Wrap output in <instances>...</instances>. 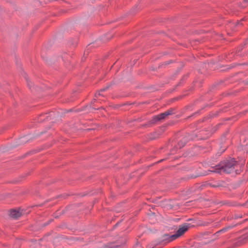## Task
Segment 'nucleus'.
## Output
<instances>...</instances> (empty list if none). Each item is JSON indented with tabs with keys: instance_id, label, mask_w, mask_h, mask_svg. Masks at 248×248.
<instances>
[{
	"instance_id": "obj_1",
	"label": "nucleus",
	"mask_w": 248,
	"mask_h": 248,
	"mask_svg": "<svg viewBox=\"0 0 248 248\" xmlns=\"http://www.w3.org/2000/svg\"><path fill=\"white\" fill-rule=\"evenodd\" d=\"M236 166L237 162L233 158L225 160L212 167L213 170H211L210 171L218 173L222 172L230 173L233 171Z\"/></svg>"
},
{
	"instance_id": "obj_2",
	"label": "nucleus",
	"mask_w": 248,
	"mask_h": 248,
	"mask_svg": "<svg viewBox=\"0 0 248 248\" xmlns=\"http://www.w3.org/2000/svg\"><path fill=\"white\" fill-rule=\"evenodd\" d=\"M236 226V224H232L225 226L220 230L217 231L214 234H211L209 232H207L203 234V237L206 238L207 237L210 238L209 241H213L219 238L220 235L222 233L228 232L229 230L232 229Z\"/></svg>"
},
{
	"instance_id": "obj_3",
	"label": "nucleus",
	"mask_w": 248,
	"mask_h": 248,
	"mask_svg": "<svg viewBox=\"0 0 248 248\" xmlns=\"http://www.w3.org/2000/svg\"><path fill=\"white\" fill-rule=\"evenodd\" d=\"M189 227V224L186 223H184L183 224L179 226V229L174 234L171 235L168 234L165 235V239H169V241H171L183 235L188 230Z\"/></svg>"
},
{
	"instance_id": "obj_4",
	"label": "nucleus",
	"mask_w": 248,
	"mask_h": 248,
	"mask_svg": "<svg viewBox=\"0 0 248 248\" xmlns=\"http://www.w3.org/2000/svg\"><path fill=\"white\" fill-rule=\"evenodd\" d=\"M174 113L173 109H170L168 111H165L164 113H162L158 115L154 116L152 120V123H155L157 121L164 119L166 116L171 115Z\"/></svg>"
},
{
	"instance_id": "obj_5",
	"label": "nucleus",
	"mask_w": 248,
	"mask_h": 248,
	"mask_svg": "<svg viewBox=\"0 0 248 248\" xmlns=\"http://www.w3.org/2000/svg\"><path fill=\"white\" fill-rule=\"evenodd\" d=\"M10 216L14 218H17L21 216V213L18 210H12L11 211Z\"/></svg>"
},
{
	"instance_id": "obj_6",
	"label": "nucleus",
	"mask_w": 248,
	"mask_h": 248,
	"mask_svg": "<svg viewBox=\"0 0 248 248\" xmlns=\"http://www.w3.org/2000/svg\"><path fill=\"white\" fill-rule=\"evenodd\" d=\"M108 89V87H106V88L101 89L97 93H96L95 96H97V95H103L102 94V93L103 92L106 91Z\"/></svg>"
},
{
	"instance_id": "obj_7",
	"label": "nucleus",
	"mask_w": 248,
	"mask_h": 248,
	"mask_svg": "<svg viewBox=\"0 0 248 248\" xmlns=\"http://www.w3.org/2000/svg\"><path fill=\"white\" fill-rule=\"evenodd\" d=\"M185 143H186L185 141H180L178 143V145L179 146V147L180 148H181L185 146Z\"/></svg>"
},
{
	"instance_id": "obj_8",
	"label": "nucleus",
	"mask_w": 248,
	"mask_h": 248,
	"mask_svg": "<svg viewBox=\"0 0 248 248\" xmlns=\"http://www.w3.org/2000/svg\"><path fill=\"white\" fill-rule=\"evenodd\" d=\"M28 136L21 138L20 139V140H21V143H25L27 141V140H28Z\"/></svg>"
},
{
	"instance_id": "obj_9",
	"label": "nucleus",
	"mask_w": 248,
	"mask_h": 248,
	"mask_svg": "<svg viewBox=\"0 0 248 248\" xmlns=\"http://www.w3.org/2000/svg\"><path fill=\"white\" fill-rule=\"evenodd\" d=\"M25 79H26V81H27V83L28 86H29V87L30 88H31V84H32V83L31 82V81H29V80L28 78H27L26 77H25Z\"/></svg>"
},
{
	"instance_id": "obj_10",
	"label": "nucleus",
	"mask_w": 248,
	"mask_h": 248,
	"mask_svg": "<svg viewBox=\"0 0 248 248\" xmlns=\"http://www.w3.org/2000/svg\"><path fill=\"white\" fill-rule=\"evenodd\" d=\"M54 115V112L52 111L49 113V115L47 116V119H48V117H52Z\"/></svg>"
},
{
	"instance_id": "obj_11",
	"label": "nucleus",
	"mask_w": 248,
	"mask_h": 248,
	"mask_svg": "<svg viewBox=\"0 0 248 248\" xmlns=\"http://www.w3.org/2000/svg\"><path fill=\"white\" fill-rule=\"evenodd\" d=\"M117 247H118V245H113V246H109V248H116Z\"/></svg>"
},
{
	"instance_id": "obj_12",
	"label": "nucleus",
	"mask_w": 248,
	"mask_h": 248,
	"mask_svg": "<svg viewBox=\"0 0 248 248\" xmlns=\"http://www.w3.org/2000/svg\"><path fill=\"white\" fill-rule=\"evenodd\" d=\"M239 217H241L238 216H235V218H239Z\"/></svg>"
},
{
	"instance_id": "obj_13",
	"label": "nucleus",
	"mask_w": 248,
	"mask_h": 248,
	"mask_svg": "<svg viewBox=\"0 0 248 248\" xmlns=\"http://www.w3.org/2000/svg\"><path fill=\"white\" fill-rule=\"evenodd\" d=\"M244 2H245V3L248 2V0H245Z\"/></svg>"
},
{
	"instance_id": "obj_14",
	"label": "nucleus",
	"mask_w": 248,
	"mask_h": 248,
	"mask_svg": "<svg viewBox=\"0 0 248 248\" xmlns=\"http://www.w3.org/2000/svg\"><path fill=\"white\" fill-rule=\"evenodd\" d=\"M240 24H241V21L238 22L237 25H240Z\"/></svg>"
},
{
	"instance_id": "obj_15",
	"label": "nucleus",
	"mask_w": 248,
	"mask_h": 248,
	"mask_svg": "<svg viewBox=\"0 0 248 248\" xmlns=\"http://www.w3.org/2000/svg\"><path fill=\"white\" fill-rule=\"evenodd\" d=\"M217 224L215 225H214V226H217L218 225V222H217Z\"/></svg>"
}]
</instances>
